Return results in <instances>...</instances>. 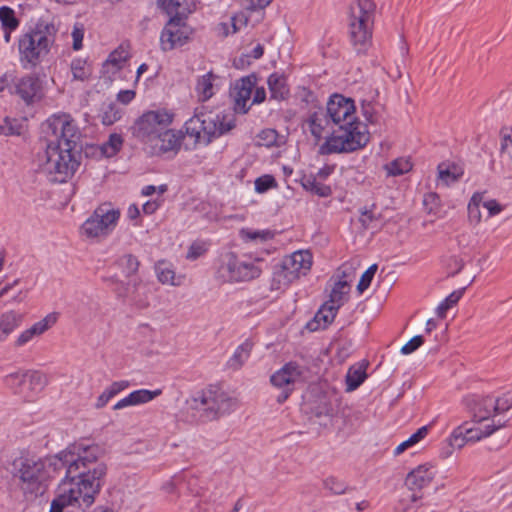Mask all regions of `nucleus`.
Masks as SVG:
<instances>
[{"label":"nucleus","instance_id":"obj_45","mask_svg":"<svg viewBox=\"0 0 512 512\" xmlns=\"http://www.w3.org/2000/svg\"><path fill=\"white\" fill-rule=\"evenodd\" d=\"M482 198V194L474 193L468 204V217L470 222L474 224H478L481 221L480 204Z\"/></svg>","mask_w":512,"mask_h":512},{"label":"nucleus","instance_id":"obj_3","mask_svg":"<svg viewBox=\"0 0 512 512\" xmlns=\"http://www.w3.org/2000/svg\"><path fill=\"white\" fill-rule=\"evenodd\" d=\"M326 110L332 120V134L320 147L321 154L348 153L363 148L369 142L366 125L357 120L354 100L341 94L330 96Z\"/></svg>","mask_w":512,"mask_h":512},{"label":"nucleus","instance_id":"obj_55","mask_svg":"<svg viewBox=\"0 0 512 512\" xmlns=\"http://www.w3.org/2000/svg\"><path fill=\"white\" fill-rule=\"evenodd\" d=\"M276 186V181L271 175H264L256 179L255 181V190L258 193H264L270 188Z\"/></svg>","mask_w":512,"mask_h":512},{"label":"nucleus","instance_id":"obj_54","mask_svg":"<svg viewBox=\"0 0 512 512\" xmlns=\"http://www.w3.org/2000/svg\"><path fill=\"white\" fill-rule=\"evenodd\" d=\"M241 236L244 240H258L261 241L267 240L272 238V233L269 230H262V231H251L249 229H242L241 230Z\"/></svg>","mask_w":512,"mask_h":512},{"label":"nucleus","instance_id":"obj_49","mask_svg":"<svg viewBox=\"0 0 512 512\" xmlns=\"http://www.w3.org/2000/svg\"><path fill=\"white\" fill-rule=\"evenodd\" d=\"M325 489L336 495L344 494L348 490V486L338 478L330 476L323 482Z\"/></svg>","mask_w":512,"mask_h":512},{"label":"nucleus","instance_id":"obj_25","mask_svg":"<svg viewBox=\"0 0 512 512\" xmlns=\"http://www.w3.org/2000/svg\"><path fill=\"white\" fill-rule=\"evenodd\" d=\"M157 4L170 17L184 18L195 9V0H157Z\"/></svg>","mask_w":512,"mask_h":512},{"label":"nucleus","instance_id":"obj_7","mask_svg":"<svg viewBox=\"0 0 512 512\" xmlns=\"http://www.w3.org/2000/svg\"><path fill=\"white\" fill-rule=\"evenodd\" d=\"M56 33L54 24L39 21L31 31L20 37L18 47L23 68H34L41 62L49 53Z\"/></svg>","mask_w":512,"mask_h":512},{"label":"nucleus","instance_id":"obj_56","mask_svg":"<svg viewBox=\"0 0 512 512\" xmlns=\"http://www.w3.org/2000/svg\"><path fill=\"white\" fill-rule=\"evenodd\" d=\"M424 343V338L421 335H416L411 338L405 345L401 348V353L404 355H408L416 351L422 344Z\"/></svg>","mask_w":512,"mask_h":512},{"label":"nucleus","instance_id":"obj_1","mask_svg":"<svg viewBox=\"0 0 512 512\" xmlns=\"http://www.w3.org/2000/svg\"><path fill=\"white\" fill-rule=\"evenodd\" d=\"M104 452L98 444L75 443L53 456L22 454L11 462L10 473L24 500L32 502L47 492L56 474L79 477L86 469L85 462L99 460Z\"/></svg>","mask_w":512,"mask_h":512},{"label":"nucleus","instance_id":"obj_58","mask_svg":"<svg viewBox=\"0 0 512 512\" xmlns=\"http://www.w3.org/2000/svg\"><path fill=\"white\" fill-rule=\"evenodd\" d=\"M241 6L246 10H256L258 8L266 7L271 0H239Z\"/></svg>","mask_w":512,"mask_h":512},{"label":"nucleus","instance_id":"obj_24","mask_svg":"<svg viewBox=\"0 0 512 512\" xmlns=\"http://www.w3.org/2000/svg\"><path fill=\"white\" fill-rule=\"evenodd\" d=\"M162 391L160 389L156 390H148V389H139L131 392L128 396L119 400L114 406V410H120L128 406H137L141 404L148 403L161 395Z\"/></svg>","mask_w":512,"mask_h":512},{"label":"nucleus","instance_id":"obj_57","mask_svg":"<svg viewBox=\"0 0 512 512\" xmlns=\"http://www.w3.org/2000/svg\"><path fill=\"white\" fill-rule=\"evenodd\" d=\"M501 156L508 159L512 164V136L503 135L501 140Z\"/></svg>","mask_w":512,"mask_h":512},{"label":"nucleus","instance_id":"obj_10","mask_svg":"<svg viewBox=\"0 0 512 512\" xmlns=\"http://www.w3.org/2000/svg\"><path fill=\"white\" fill-rule=\"evenodd\" d=\"M173 114L163 110L147 111L136 119L131 126L132 135L147 147L161 133L170 126Z\"/></svg>","mask_w":512,"mask_h":512},{"label":"nucleus","instance_id":"obj_38","mask_svg":"<svg viewBox=\"0 0 512 512\" xmlns=\"http://www.w3.org/2000/svg\"><path fill=\"white\" fill-rule=\"evenodd\" d=\"M0 22L2 28L10 30H16L19 26V20L15 16V11L8 6L0 7Z\"/></svg>","mask_w":512,"mask_h":512},{"label":"nucleus","instance_id":"obj_44","mask_svg":"<svg viewBox=\"0 0 512 512\" xmlns=\"http://www.w3.org/2000/svg\"><path fill=\"white\" fill-rule=\"evenodd\" d=\"M156 274L158 280L163 284H172L174 283L175 272L171 269V267L164 261H159L155 266Z\"/></svg>","mask_w":512,"mask_h":512},{"label":"nucleus","instance_id":"obj_33","mask_svg":"<svg viewBox=\"0 0 512 512\" xmlns=\"http://www.w3.org/2000/svg\"><path fill=\"white\" fill-rule=\"evenodd\" d=\"M216 78L212 72H208L197 80L196 92L201 101H207L213 94V81Z\"/></svg>","mask_w":512,"mask_h":512},{"label":"nucleus","instance_id":"obj_36","mask_svg":"<svg viewBox=\"0 0 512 512\" xmlns=\"http://www.w3.org/2000/svg\"><path fill=\"white\" fill-rule=\"evenodd\" d=\"M349 284L345 280L337 281L330 293L329 303L335 304L338 308L343 305V296L349 292Z\"/></svg>","mask_w":512,"mask_h":512},{"label":"nucleus","instance_id":"obj_53","mask_svg":"<svg viewBox=\"0 0 512 512\" xmlns=\"http://www.w3.org/2000/svg\"><path fill=\"white\" fill-rule=\"evenodd\" d=\"M377 269V264H373L362 274L360 281L357 285V290L359 291V293L364 292L370 286Z\"/></svg>","mask_w":512,"mask_h":512},{"label":"nucleus","instance_id":"obj_37","mask_svg":"<svg viewBox=\"0 0 512 512\" xmlns=\"http://www.w3.org/2000/svg\"><path fill=\"white\" fill-rule=\"evenodd\" d=\"M70 66L74 80L84 81L91 75V70L84 59H74Z\"/></svg>","mask_w":512,"mask_h":512},{"label":"nucleus","instance_id":"obj_34","mask_svg":"<svg viewBox=\"0 0 512 512\" xmlns=\"http://www.w3.org/2000/svg\"><path fill=\"white\" fill-rule=\"evenodd\" d=\"M125 277L133 276L139 269L140 262L132 254L121 256L115 263Z\"/></svg>","mask_w":512,"mask_h":512},{"label":"nucleus","instance_id":"obj_64","mask_svg":"<svg viewBox=\"0 0 512 512\" xmlns=\"http://www.w3.org/2000/svg\"><path fill=\"white\" fill-rule=\"evenodd\" d=\"M135 95L136 93L134 90H121L117 94V100L122 104L127 105L135 98Z\"/></svg>","mask_w":512,"mask_h":512},{"label":"nucleus","instance_id":"obj_12","mask_svg":"<svg viewBox=\"0 0 512 512\" xmlns=\"http://www.w3.org/2000/svg\"><path fill=\"white\" fill-rule=\"evenodd\" d=\"M311 266V253L305 250L296 251L283 259L280 269L274 274V279L280 285H288L300 276L306 275Z\"/></svg>","mask_w":512,"mask_h":512},{"label":"nucleus","instance_id":"obj_9","mask_svg":"<svg viewBox=\"0 0 512 512\" xmlns=\"http://www.w3.org/2000/svg\"><path fill=\"white\" fill-rule=\"evenodd\" d=\"M259 259L252 260L246 256L238 257L235 253H226L221 257L217 269V278L222 282L250 281L260 276L262 269Z\"/></svg>","mask_w":512,"mask_h":512},{"label":"nucleus","instance_id":"obj_11","mask_svg":"<svg viewBox=\"0 0 512 512\" xmlns=\"http://www.w3.org/2000/svg\"><path fill=\"white\" fill-rule=\"evenodd\" d=\"M120 211L110 203L99 205L91 216L82 224V234L88 238L107 237L116 227Z\"/></svg>","mask_w":512,"mask_h":512},{"label":"nucleus","instance_id":"obj_51","mask_svg":"<svg viewBox=\"0 0 512 512\" xmlns=\"http://www.w3.org/2000/svg\"><path fill=\"white\" fill-rule=\"evenodd\" d=\"M21 134V125L18 124L16 119H10L6 117L4 119L3 124H0V135L10 136V135H20Z\"/></svg>","mask_w":512,"mask_h":512},{"label":"nucleus","instance_id":"obj_39","mask_svg":"<svg viewBox=\"0 0 512 512\" xmlns=\"http://www.w3.org/2000/svg\"><path fill=\"white\" fill-rule=\"evenodd\" d=\"M461 175L462 172L457 171L455 166L449 167L444 164H440L438 166V177L447 186L456 182Z\"/></svg>","mask_w":512,"mask_h":512},{"label":"nucleus","instance_id":"obj_13","mask_svg":"<svg viewBox=\"0 0 512 512\" xmlns=\"http://www.w3.org/2000/svg\"><path fill=\"white\" fill-rule=\"evenodd\" d=\"M9 87L11 95L18 96L27 105L39 101L43 97V81L36 74H28L20 78L11 79Z\"/></svg>","mask_w":512,"mask_h":512},{"label":"nucleus","instance_id":"obj_50","mask_svg":"<svg viewBox=\"0 0 512 512\" xmlns=\"http://www.w3.org/2000/svg\"><path fill=\"white\" fill-rule=\"evenodd\" d=\"M447 442L454 449H461L468 443L463 432V428L460 427V425L452 431L450 437L447 439Z\"/></svg>","mask_w":512,"mask_h":512},{"label":"nucleus","instance_id":"obj_35","mask_svg":"<svg viewBox=\"0 0 512 512\" xmlns=\"http://www.w3.org/2000/svg\"><path fill=\"white\" fill-rule=\"evenodd\" d=\"M4 384L9 389L13 390L15 394H25L26 376H24V371L11 373L5 376Z\"/></svg>","mask_w":512,"mask_h":512},{"label":"nucleus","instance_id":"obj_41","mask_svg":"<svg viewBox=\"0 0 512 512\" xmlns=\"http://www.w3.org/2000/svg\"><path fill=\"white\" fill-rule=\"evenodd\" d=\"M463 295L462 290L453 291L450 295H448L437 307L436 313L438 317L445 318L446 312L453 305L457 304V302L461 299Z\"/></svg>","mask_w":512,"mask_h":512},{"label":"nucleus","instance_id":"obj_60","mask_svg":"<svg viewBox=\"0 0 512 512\" xmlns=\"http://www.w3.org/2000/svg\"><path fill=\"white\" fill-rule=\"evenodd\" d=\"M125 60H126V56L122 57L117 51H113L109 55L105 65H112L116 69H120L122 67L123 62H125Z\"/></svg>","mask_w":512,"mask_h":512},{"label":"nucleus","instance_id":"obj_26","mask_svg":"<svg viewBox=\"0 0 512 512\" xmlns=\"http://www.w3.org/2000/svg\"><path fill=\"white\" fill-rule=\"evenodd\" d=\"M26 376L25 394H21L27 401H32L34 396L40 393L47 385V377L45 374L36 370L24 371Z\"/></svg>","mask_w":512,"mask_h":512},{"label":"nucleus","instance_id":"obj_43","mask_svg":"<svg viewBox=\"0 0 512 512\" xmlns=\"http://www.w3.org/2000/svg\"><path fill=\"white\" fill-rule=\"evenodd\" d=\"M389 175L399 176L409 172L412 169V164L408 159L398 158L386 165Z\"/></svg>","mask_w":512,"mask_h":512},{"label":"nucleus","instance_id":"obj_48","mask_svg":"<svg viewBox=\"0 0 512 512\" xmlns=\"http://www.w3.org/2000/svg\"><path fill=\"white\" fill-rule=\"evenodd\" d=\"M333 411V406L326 396H321L319 402L312 408V412L316 417L331 416Z\"/></svg>","mask_w":512,"mask_h":512},{"label":"nucleus","instance_id":"obj_17","mask_svg":"<svg viewBox=\"0 0 512 512\" xmlns=\"http://www.w3.org/2000/svg\"><path fill=\"white\" fill-rule=\"evenodd\" d=\"M183 138L184 135L181 130L167 127L159 133L148 148L152 155L158 156L170 152L176 154L181 148Z\"/></svg>","mask_w":512,"mask_h":512},{"label":"nucleus","instance_id":"obj_27","mask_svg":"<svg viewBox=\"0 0 512 512\" xmlns=\"http://www.w3.org/2000/svg\"><path fill=\"white\" fill-rule=\"evenodd\" d=\"M504 423L493 421L492 424L486 425L484 429L480 427H469L468 422H464L460 425L463 428V432L466 436V440L469 442H476L484 437L490 436L493 432L503 427Z\"/></svg>","mask_w":512,"mask_h":512},{"label":"nucleus","instance_id":"obj_46","mask_svg":"<svg viewBox=\"0 0 512 512\" xmlns=\"http://www.w3.org/2000/svg\"><path fill=\"white\" fill-rule=\"evenodd\" d=\"M122 144H123V139H122L121 135L116 134V133L111 134L109 136L108 141L103 144L102 151L105 154V156L112 157L120 151Z\"/></svg>","mask_w":512,"mask_h":512},{"label":"nucleus","instance_id":"obj_42","mask_svg":"<svg viewBox=\"0 0 512 512\" xmlns=\"http://www.w3.org/2000/svg\"><path fill=\"white\" fill-rule=\"evenodd\" d=\"M428 433V427L422 426L419 428L414 434H412L406 441L399 444L395 450L394 454L399 455L402 452H404L408 447L413 446L414 444L418 443L420 440H422Z\"/></svg>","mask_w":512,"mask_h":512},{"label":"nucleus","instance_id":"obj_16","mask_svg":"<svg viewBox=\"0 0 512 512\" xmlns=\"http://www.w3.org/2000/svg\"><path fill=\"white\" fill-rule=\"evenodd\" d=\"M109 281L115 285L113 291L118 298L129 299L138 308H146L149 305L146 294V286L140 280H133L124 283L116 277H111Z\"/></svg>","mask_w":512,"mask_h":512},{"label":"nucleus","instance_id":"obj_8","mask_svg":"<svg viewBox=\"0 0 512 512\" xmlns=\"http://www.w3.org/2000/svg\"><path fill=\"white\" fill-rule=\"evenodd\" d=\"M375 4L372 0H359L351 8L350 37L358 53L367 51L372 37Z\"/></svg>","mask_w":512,"mask_h":512},{"label":"nucleus","instance_id":"obj_29","mask_svg":"<svg viewBox=\"0 0 512 512\" xmlns=\"http://www.w3.org/2000/svg\"><path fill=\"white\" fill-rule=\"evenodd\" d=\"M22 316L14 311H8L0 316V343L4 342L8 336L19 327Z\"/></svg>","mask_w":512,"mask_h":512},{"label":"nucleus","instance_id":"obj_47","mask_svg":"<svg viewBox=\"0 0 512 512\" xmlns=\"http://www.w3.org/2000/svg\"><path fill=\"white\" fill-rule=\"evenodd\" d=\"M512 408V392H505L494 397V413L500 415Z\"/></svg>","mask_w":512,"mask_h":512},{"label":"nucleus","instance_id":"obj_20","mask_svg":"<svg viewBox=\"0 0 512 512\" xmlns=\"http://www.w3.org/2000/svg\"><path fill=\"white\" fill-rule=\"evenodd\" d=\"M436 471L430 464H421L410 471L405 479V485L409 490H421L433 480Z\"/></svg>","mask_w":512,"mask_h":512},{"label":"nucleus","instance_id":"obj_2","mask_svg":"<svg viewBox=\"0 0 512 512\" xmlns=\"http://www.w3.org/2000/svg\"><path fill=\"white\" fill-rule=\"evenodd\" d=\"M42 131L46 141L43 169L51 175V181L66 182L80 165V132L67 114L54 115L47 119Z\"/></svg>","mask_w":512,"mask_h":512},{"label":"nucleus","instance_id":"obj_62","mask_svg":"<svg viewBox=\"0 0 512 512\" xmlns=\"http://www.w3.org/2000/svg\"><path fill=\"white\" fill-rule=\"evenodd\" d=\"M83 35H84L83 29L75 26L72 31L73 49L74 50H79L82 48Z\"/></svg>","mask_w":512,"mask_h":512},{"label":"nucleus","instance_id":"obj_63","mask_svg":"<svg viewBox=\"0 0 512 512\" xmlns=\"http://www.w3.org/2000/svg\"><path fill=\"white\" fill-rule=\"evenodd\" d=\"M205 252V248L203 245L201 244H197V243H193L188 252H187V258L188 259H197L198 257H200L203 253Z\"/></svg>","mask_w":512,"mask_h":512},{"label":"nucleus","instance_id":"obj_31","mask_svg":"<svg viewBox=\"0 0 512 512\" xmlns=\"http://www.w3.org/2000/svg\"><path fill=\"white\" fill-rule=\"evenodd\" d=\"M366 378V366L362 364L351 366L346 374V391L356 390Z\"/></svg>","mask_w":512,"mask_h":512},{"label":"nucleus","instance_id":"obj_5","mask_svg":"<svg viewBox=\"0 0 512 512\" xmlns=\"http://www.w3.org/2000/svg\"><path fill=\"white\" fill-rule=\"evenodd\" d=\"M186 403L192 416L201 423L218 420L230 414L237 406L235 398L214 385L196 392Z\"/></svg>","mask_w":512,"mask_h":512},{"label":"nucleus","instance_id":"obj_61","mask_svg":"<svg viewBox=\"0 0 512 512\" xmlns=\"http://www.w3.org/2000/svg\"><path fill=\"white\" fill-rule=\"evenodd\" d=\"M276 136H277V133L273 129L263 130L259 134V138L264 140V145H266V146L273 145L274 142L276 141Z\"/></svg>","mask_w":512,"mask_h":512},{"label":"nucleus","instance_id":"obj_23","mask_svg":"<svg viewBox=\"0 0 512 512\" xmlns=\"http://www.w3.org/2000/svg\"><path fill=\"white\" fill-rule=\"evenodd\" d=\"M328 111L322 107H318L317 110L313 111L307 120L311 134L317 139L322 138V134L327 130H336L333 126L332 120L328 118Z\"/></svg>","mask_w":512,"mask_h":512},{"label":"nucleus","instance_id":"obj_21","mask_svg":"<svg viewBox=\"0 0 512 512\" xmlns=\"http://www.w3.org/2000/svg\"><path fill=\"white\" fill-rule=\"evenodd\" d=\"M338 309L335 304L325 302L319 308L313 319L307 322L306 329L314 332L327 328L335 319Z\"/></svg>","mask_w":512,"mask_h":512},{"label":"nucleus","instance_id":"obj_32","mask_svg":"<svg viewBox=\"0 0 512 512\" xmlns=\"http://www.w3.org/2000/svg\"><path fill=\"white\" fill-rule=\"evenodd\" d=\"M301 184L306 191H309L319 197H329L332 194L331 187L321 183L316 176H303Z\"/></svg>","mask_w":512,"mask_h":512},{"label":"nucleus","instance_id":"obj_30","mask_svg":"<svg viewBox=\"0 0 512 512\" xmlns=\"http://www.w3.org/2000/svg\"><path fill=\"white\" fill-rule=\"evenodd\" d=\"M253 348V342L246 339L237 347L232 357L228 360L227 366L232 370H239L250 357Z\"/></svg>","mask_w":512,"mask_h":512},{"label":"nucleus","instance_id":"obj_15","mask_svg":"<svg viewBox=\"0 0 512 512\" xmlns=\"http://www.w3.org/2000/svg\"><path fill=\"white\" fill-rule=\"evenodd\" d=\"M189 39L188 28L183 23V18L170 17L160 36L161 49L170 51L177 46H183Z\"/></svg>","mask_w":512,"mask_h":512},{"label":"nucleus","instance_id":"obj_14","mask_svg":"<svg viewBox=\"0 0 512 512\" xmlns=\"http://www.w3.org/2000/svg\"><path fill=\"white\" fill-rule=\"evenodd\" d=\"M301 376V367L295 362L285 364L271 376L270 381L272 385L282 389L276 397L279 404L284 403L288 399L294 389V383L298 381Z\"/></svg>","mask_w":512,"mask_h":512},{"label":"nucleus","instance_id":"obj_52","mask_svg":"<svg viewBox=\"0 0 512 512\" xmlns=\"http://www.w3.org/2000/svg\"><path fill=\"white\" fill-rule=\"evenodd\" d=\"M121 118L120 110L114 105L109 104L101 115V120L104 125H112Z\"/></svg>","mask_w":512,"mask_h":512},{"label":"nucleus","instance_id":"obj_4","mask_svg":"<svg viewBox=\"0 0 512 512\" xmlns=\"http://www.w3.org/2000/svg\"><path fill=\"white\" fill-rule=\"evenodd\" d=\"M85 471L79 477H64L59 484L58 494L52 500L49 512H63L65 507L82 510L89 508L104 485L107 466L103 462H85Z\"/></svg>","mask_w":512,"mask_h":512},{"label":"nucleus","instance_id":"obj_22","mask_svg":"<svg viewBox=\"0 0 512 512\" xmlns=\"http://www.w3.org/2000/svg\"><path fill=\"white\" fill-rule=\"evenodd\" d=\"M57 321V314L51 313L45 316L40 321L33 324L30 328L23 331L17 340L15 341V346L20 347L27 344L31 341L35 336H39L51 328Z\"/></svg>","mask_w":512,"mask_h":512},{"label":"nucleus","instance_id":"obj_40","mask_svg":"<svg viewBox=\"0 0 512 512\" xmlns=\"http://www.w3.org/2000/svg\"><path fill=\"white\" fill-rule=\"evenodd\" d=\"M374 208L375 205L373 204L370 209L364 208L360 211L361 215L359 221L364 229H374L379 226L380 215L374 213Z\"/></svg>","mask_w":512,"mask_h":512},{"label":"nucleus","instance_id":"obj_6","mask_svg":"<svg viewBox=\"0 0 512 512\" xmlns=\"http://www.w3.org/2000/svg\"><path fill=\"white\" fill-rule=\"evenodd\" d=\"M236 126L234 114L215 113L198 110L185 124V134L194 140L195 144L208 145L214 139L228 133Z\"/></svg>","mask_w":512,"mask_h":512},{"label":"nucleus","instance_id":"obj_59","mask_svg":"<svg viewBox=\"0 0 512 512\" xmlns=\"http://www.w3.org/2000/svg\"><path fill=\"white\" fill-rule=\"evenodd\" d=\"M129 386H130V382L128 380H120V381L113 382L106 389L114 397L117 394H119L121 391L127 389Z\"/></svg>","mask_w":512,"mask_h":512},{"label":"nucleus","instance_id":"obj_28","mask_svg":"<svg viewBox=\"0 0 512 512\" xmlns=\"http://www.w3.org/2000/svg\"><path fill=\"white\" fill-rule=\"evenodd\" d=\"M267 84L271 94V98L281 101L288 97L289 88L286 78L278 73H273L268 77Z\"/></svg>","mask_w":512,"mask_h":512},{"label":"nucleus","instance_id":"obj_19","mask_svg":"<svg viewBox=\"0 0 512 512\" xmlns=\"http://www.w3.org/2000/svg\"><path fill=\"white\" fill-rule=\"evenodd\" d=\"M464 403L472 414L474 422L480 423L496 416L494 413V396L470 395L464 399Z\"/></svg>","mask_w":512,"mask_h":512},{"label":"nucleus","instance_id":"obj_18","mask_svg":"<svg viewBox=\"0 0 512 512\" xmlns=\"http://www.w3.org/2000/svg\"><path fill=\"white\" fill-rule=\"evenodd\" d=\"M257 83V77L254 74L242 77L235 83V86L231 92L234 99V110L238 113L245 114L250 109V105H247L251 98L253 88Z\"/></svg>","mask_w":512,"mask_h":512}]
</instances>
